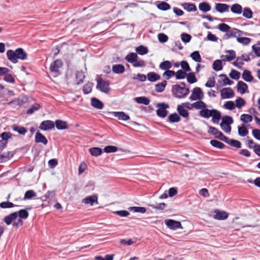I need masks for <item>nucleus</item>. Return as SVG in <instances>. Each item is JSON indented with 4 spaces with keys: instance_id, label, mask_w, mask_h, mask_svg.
<instances>
[{
    "instance_id": "20e7f679",
    "label": "nucleus",
    "mask_w": 260,
    "mask_h": 260,
    "mask_svg": "<svg viewBox=\"0 0 260 260\" xmlns=\"http://www.w3.org/2000/svg\"><path fill=\"white\" fill-rule=\"evenodd\" d=\"M165 225L170 230L175 231L177 229H183L181 223L179 221L173 219H166L164 221Z\"/></svg>"
},
{
    "instance_id": "b1692460",
    "label": "nucleus",
    "mask_w": 260,
    "mask_h": 260,
    "mask_svg": "<svg viewBox=\"0 0 260 260\" xmlns=\"http://www.w3.org/2000/svg\"><path fill=\"white\" fill-rule=\"evenodd\" d=\"M11 128L13 131L23 136L25 135L27 132L26 127L18 124H14L11 126Z\"/></svg>"
},
{
    "instance_id": "6e6d98bb",
    "label": "nucleus",
    "mask_w": 260,
    "mask_h": 260,
    "mask_svg": "<svg viewBox=\"0 0 260 260\" xmlns=\"http://www.w3.org/2000/svg\"><path fill=\"white\" fill-rule=\"evenodd\" d=\"M20 206L15 205L9 201H4L0 203V208L2 209H9L14 207H20Z\"/></svg>"
},
{
    "instance_id": "9d476101",
    "label": "nucleus",
    "mask_w": 260,
    "mask_h": 260,
    "mask_svg": "<svg viewBox=\"0 0 260 260\" xmlns=\"http://www.w3.org/2000/svg\"><path fill=\"white\" fill-rule=\"evenodd\" d=\"M109 113L120 120L127 121L130 119L129 115L123 111H112L109 112Z\"/></svg>"
},
{
    "instance_id": "c85d7f7f",
    "label": "nucleus",
    "mask_w": 260,
    "mask_h": 260,
    "mask_svg": "<svg viewBox=\"0 0 260 260\" xmlns=\"http://www.w3.org/2000/svg\"><path fill=\"white\" fill-rule=\"evenodd\" d=\"M199 9L204 14L206 13L211 10V6L207 2H202L199 4Z\"/></svg>"
},
{
    "instance_id": "a18cd8bd",
    "label": "nucleus",
    "mask_w": 260,
    "mask_h": 260,
    "mask_svg": "<svg viewBox=\"0 0 260 260\" xmlns=\"http://www.w3.org/2000/svg\"><path fill=\"white\" fill-rule=\"evenodd\" d=\"M172 67L171 62L169 60H164L160 62L159 68L165 71L170 70Z\"/></svg>"
},
{
    "instance_id": "680f3d73",
    "label": "nucleus",
    "mask_w": 260,
    "mask_h": 260,
    "mask_svg": "<svg viewBox=\"0 0 260 260\" xmlns=\"http://www.w3.org/2000/svg\"><path fill=\"white\" fill-rule=\"evenodd\" d=\"M251 39L248 37H237V41L243 45H248L251 42Z\"/></svg>"
},
{
    "instance_id": "393cba45",
    "label": "nucleus",
    "mask_w": 260,
    "mask_h": 260,
    "mask_svg": "<svg viewBox=\"0 0 260 260\" xmlns=\"http://www.w3.org/2000/svg\"><path fill=\"white\" fill-rule=\"evenodd\" d=\"M112 71L114 74H122L125 72V68L122 64H115L112 66Z\"/></svg>"
},
{
    "instance_id": "4be33fe9",
    "label": "nucleus",
    "mask_w": 260,
    "mask_h": 260,
    "mask_svg": "<svg viewBox=\"0 0 260 260\" xmlns=\"http://www.w3.org/2000/svg\"><path fill=\"white\" fill-rule=\"evenodd\" d=\"M215 110V109H208L206 107L204 109L200 110L199 115L202 117L208 119L212 115Z\"/></svg>"
},
{
    "instance_id": "a19ab883",
    "label": "nucleus",
    "mask_w": 260,
    "mask_h": 260,
    "mask_svg": "<svg viewBox=\"0 0 260 260\" xmlns=\"http://www.w3.org/2000/svg\"><path fill=\"white\" fill-rule=\"evenodd\" d=\"M93 86V83L88 81L86 83H85L82 88L83 92L85 95L88 94L92 91V87Z\"/></svg>"
},
{
    "instance_id": "09e8293b",
    "label": "nucleus",
    "mask_w": 260,
    "mask_h": 260,
    "mask_svg": "<svg viewBox=\"0 0 260 260\" xmlns=\"http://www.w3.org/2000/svg\"><path fill=\"white\" fill-rule=\"evenodd\" d=\"M210 144L212 147L220 149H224L226 146L223 143L214 139L211 140Z\"/></svg>"
},
{
    "instance_id": "c03bdc74",
    "label": "nucleus",
    "mask_w": 260,
    "mask_h": 260,
    "mask_svg": "<svg viewBox=\"0 0 260 260\" xmlns=\"http://www.w3.org/2000/svg\"><path fill=\"white\" fill-rule=\"evenodd\" d=\"M6 55L7 58L13 63H16V58H15V50L9 49L7 51Z\"/></svg>"
},
{
    "instance_id": "a211bd4d",
    "label": "nucleus",
    "mask_w": 260,
    "mask_h": 260,
    "mask_svg": "<svg viewBox=\"0 0 260 260\" xmlns=\"http://www.w3.org/2000/svg\"><path fill=\"white\" fill-rule=\"evenodd\" d=\"M225 52L228 53V54L220 56L221 58L224 57V59H223L224 61L230 62L236 58V53L235 50H226Z\"/></svg>"
},
{
    "instance_id": "2eb2a0df",
    "label": "nucleus",
    "mask_w": 260,
    "mask_h": 260,
    "mask_svg": "<svg viewBox=\"0 0 260 260\" xmlns=\"http://www.w3.org/2000/svg\"><path fill=\"white\" fill-rule=\"evenodd\" d=\"M63 64V62L60 59H55L53 61L50 66V71L51 73H58L59 69Z\"/></svg>"
},
{
    "instance_id": "473e14b6",
    "label": "nucleus",
    "mask_w": 260,
    "mask_h": 260,
    "mask_svg": "<svg viewBox=\"0 0 260 260\" xmlns=\"http://www.w3.org/2000/svg\"><path fill=\"white\" fill-rule=\"evenodd\" d=\"M14 155V152L7 151L0 154V163L5 162L10 159Z\"/></svg>"
},
{
    "instance_id": "69168bd1",
    "label": "nucleus",
    "mask_w": 260,
    "mask_h": 260,
    "mask_svg": "<svg viewBox=\"0 0 260 260\" xmlns=\"http://www.w3.org/2000/svg\"><path fill=\"white\" fill-rule=\"evenodd\" d=\"M223 108L229 110H233L236 108L235 104L232 101H228L224 103Z\"/></svg>"
},
{
    "instance_id": "dca6fc26",
    "label": "nucleus",
    "mask_w": 260,
    "mask_h": 260,
    "mask_svg": "<svg viewBox=\"0 0 260 260\" xmlns=\"http://www.w3.org/2000/svg\"><path fill=\"white\" fill-rule=\"evenodd\" d=\"M230 6L225 4L217 3L215 4L214 9L217 12L223 13L229 11Z\"/></svg>"
},
{
    "instance_id": "f257e3e1",
    "label": "nucleus",
    "mask_w": 260,
    "mask_h": 260,
    "mask_svg": "<svg viewBox=\"0 0 260 260\" xmlns=\"http://www.w3.org/2000/svg\"><path fill=\"white\" fill-rule=\"evenodd\" d=\"M172 92L173 96L178 99L185 98L189 93V87H182L180 85L176 84L172 85Z\"/></svg>"
},
{
    "instance_id": "1a4fd4ad",
    "label": "nucleus",
    "mask_w": 260,
    "mask_h": 260,
    "mask_svg": "<svg viewBox=\"0 0 260 260\" xmlns=\"http://www.w3.org/2000/svg\"><path fill=\"white\" fill-rule=\"evenodd\" d=\"M214 213L215 214L213 215V217L214 219L218 220H224L229 217V213L225 211L215 209L214 210Z\"/></svg>"
},
{
    "instance_id": "6e6552de",
    "label": "nucleus",
    "mask_w": 260,
    "mask_h": 260,
    "mask_svg": "<svg viewBox=\"0 0 260 260\" xmlns=\"http://www.w3.org/2000/svg\"><path fill=\"white\" fill-rule=\"evenodd\" d=\"M82 203L86 205H90L93 206L94 204H98V195L94 193L92 195L87 196L82 200Z\"/></svg>"
},
{
    "instance_id": "3c124183",
    "label": "nucleus",
    "mask_w": 260,
    "mask_h": 260,
    "mask_svg": "<svg viewBox=\"0 0 260 260\" xmlns=\"http://www.w3.org/2000/svg\"><path fill=\"white\" fill-rule=\"evenodd\" d=\"M37 196L36 192L32 189L27 190L25 191L23 197L24 200H31Z\"/></svg>"
},
{
    "instance_id": "423d86ee",
    "label": "nucleus",
    "mask_w": 260,
    "mask_h": 260,
    "mask_svg": "<svg viewBox=\"0 0 260 260\" xmlns=\"http://www.w3.org/2000/svg\"><path fill=\"white\" fill-rule=\"evenodd\" d=\"M235 92L231 87L223 88L220 90V97L221 99H229L233 98Z\"/></svg>"
},
{
    "instance_id": "f03ea898",
    "label": "nucleus",
    "mask_w": 260,
    "mask_h": 260,
    "mask_svg": "<svg viewBox=\"0 0 260 260\" xmlns=\"http://www.w3.org/2000/svg\"><path fill=\"white\" fill-rule=\"evenodd\" d=\"M156 107L157 108L156 110V115L161 118L166 117L169 113L168 109L170 108L169 104L165 102H160L156 104Z\"/></svg>"
},
{
    "instance_id": "79ce46f5",
    "label": "nucleus",
    "mask_w": 260,
    "mask_h": 260,
    "mask_svg": "<svg viewBox=\"0 0 260 260\" xmlns=\"http://www.w3.org/2000/svg\"><path fill=\"white\" fill-rule=\"evenodd\" d=\"M15 213H16L17 218L19 217L23 219H26L29 216V213L26 209H22L17 211H15Z\"/></svg>"
},
{
    "instance_id": "052dcab7",
    "label": "nucleus",
    "mask_w": 260,
    "mask_h": 260,
    "mask_svg": "<svg viewBox=\"0 0 260 260\" xmlns=\"http://www.w3.org/2000/svg\"><path fill=\"white\" fill-rule=\"evenodd\" d=\"M241 73L240 72L236 70L235 69H232L229 74L230 77L235 80H238L240 78Z\"/></svg>"
},
{
    "instance_id": "aec40b11",
    "label": "nucleus",
    "mask_w": 260,
    "mask_h": 260,
    "mask_svg": "<svg viewBox=\"0 0 260 260\" xmlns=\"http://www.w3.org/2000/svg\"><path fill=\"white\" fill-rule=\"evenodd\" d=\"M90 104L93 108L98 110H102L104 107V103L95 97L91 98Z\"/></svg>"
},
{
    "instance_id": "58836bf2",
    "label": "nucleus",
    "mask_w": 260,
    "mask_h": 260,
    "mask_svg": "<svg viewBox=\"0 0 260 260\" xmlns=\"http://www.w3.org/2000/svg\"><path fill=\"white\" fill-rule=\"evenodd\" d=\"M128 210L131 212H133L134 213H140L142 214L145 213L147 209L145 207H140V206H132L128 208Z\"/></svg>"
},
{
    "instance_id": "f3484780",
    "label": "nucleus",
    "mask_w": 260,
    "mask_h": 260,
    "mask_svg": "<svg viewBox=\"0 0 260 260\" xmlns=\"http://www.w3.org/2000/svg\"><path fill=\"white\" fill-rule=\"evenodd\" d=\"M35 141L36 143H42L44 145H47L48 143V141L46 137L39 131L37 132L36 133Z\"/></svg>"
},
{
    "instance_id": "cd10ccee",
    "label": "nucleus",
    "mask_w": 260,
    "mask_h": 260,
    "mask_svg": "<svg viewBox=\"0 0 260 260\" xmlns=\"http://www.w3.org/2000/svg\"><path fill=\"white\" fill-rule=\"evenodd\" d=\"M88 151L92 156L98 157L101 155L104 151L103 149L99 147H92L89 149Z\"/></svg>"
},
{
    "instance_id": "5fc2aeb1",
    "label": "nucleus",
    "mask_w": 260,
    "mask_h": 260,
    "mask_svg": "<svg viewBox=\"0 0 260 260\" xmlns=\"http://www.w3.org/2000/svg\"><path fill=\"white\" fill-rule=\"evenodd\" d=\"M192 59L198 63L202 61V57L199 51H194L190 55Z\"/></svg>"
},
{
    "instance_id": "774afa93",
    "label": "nucleus",
    "mask_w": 260,
    "mask_h": 260,
    "mask_svg": "<svg viewBox=\"0 0 260 260\" xmlns=\"http://www.w3.org/2000/svg\"><path fill=\"white\" fill-rule=\"evenodd\" d=\"M114 257V254H106L105 257L97 255L94 257V260H113Z\"/></svg>"
},
{
    "instance_id": "f704fd0d",
    "label": "nucleus",
    "mask_w": 260,
    "mask_h": 260,
    "mask_svg": "<svg viewBox=\"0 0 260 260\" xmlns=\"http://www.w3.org/2000/svg\"><path fill=\"white\" fill-rule=\"evenodd\" d=\"M147 78L149 81L151 82H156L161 78L160 76L154 72H149L147 75Z\"/></svg>"
},
{
    "instance_id": "7c9ffc66",
    "label": "nucleus",
    "mask_w": 260,
    "mask_h": 260,
    "mask_svg": "<svg viewBox=\"0 0 260 260\" xmlns=\"http://www.w3.org/2000/svg\"><path fill=\"white\" fill-rule=\"evenodd\" d=\"M230 8L233 13L237 15H240L243 12L242 6L238 3L233 4Z\"/></svg>"
},
{
    "instance_id": "13d9d810",
    "label": "nucleus",
    "mask_w": 260,
    "mask_h": 260,
    "mask_svg": "<svg viewBox=\"0 0 260 260\" xmlns=\"http://www.w3.org/2000/svg\"><path fill=\"white\" fill-rule=\"evenodd\" d=\"M187 73L185 71L178 70L177 72H175V77L177 80L184 79L187 76Z\"/></svg>"
},
{
    "instance_id": "bf43d9fd",
    "label": "nucleus",
    "mask_w": 260,
    "mask_h": 260,
    "mask_svg": "<svg viewBox=\"0 0 260 260\" xmlns=\"http://www.w3.org/2000/svg\"><path fill=\"white\" fill-rule=\"evenodd\" d=\"M18 54L19 55L20 60H24L27 58L28 54L23 48L19 47L17 48Z\"/></svg>"
},
{
    "instance_id": "e2e57ef3",
    "label": "nucleus",
    "mask_w": 260,
    "mask_h": 260,
    "mask_svg": "<svg viewBox=\"0 0 260 260\" xmlns=\"http://www.w3.org/2000/svg\"><path fill=\"white\" fill-rule=\"evenodd\" d=\"M194 108L197 110H202L207 107V104L201 100H199L194 103Z\"/></svg>"
},
{
    "instance_id": "e433bc0d",
    "label": "nucleus",
    "mask_w": 260,
    "mask_h": 260,
    "mask_svg": "<svg viewBox=\"0 0 260 260\" xmlns=\"http://www.w3.org/2000/svg\"><path fill=\"white\" fill-rule=\"evenodd\" d=\"M223 59H216L212 64L213 69L216 72L220 71L223 69L222 61Z\"/></svg>"
},
{
    "instance_id": "864d4df0",
    "label": "nucleus",
    "mask_w": 260,
    "mask_h": 260,
    "mask_svg": "<svg viewBox=\"0 0 260 260\" xmlns=\"http://www.w3.org/2000/svg\"><path fill=\"white\" fill-rule=\"evenodd\" d=\"M41 107L40 104L36 103L32 104L26 111V113L29 115L32 114L35 111L39 110Z\"/></svg>"
},
{
    "instance_id": "338daca9",
    "label": "nucleus",
    "mask_w": 260,
    "mask_h": 260,
    "mask_svg": "<svg viewBox=\"0 0 260 260\" xmlns=\"http://www.w3.org/2000/svg\"><path fill=\"white\" fill-rule=\"evenodd\" d=\"M216 28L218 29L220 31L223 32H226L228 30L231 29V27L228 24L221 23L219 24L216 27Z\"/></svg>"
},
{
    "instance_id": "a878e982",
    "label": "nucleus",
    "mask_w": 260,
    "mask_h": 260,
    "mask_svg": "<svg viewBox=\"0 0 260 260\" xmlns=\"http://www.w3.org/2000/svg\"><path fill=\"white\" fill-rule=\"evenodd\" d=\"M17 219L16 213L15 212H12L6 216L3 219V221L7 225L12 224L13 222Z\"/></svg>"
},
{
    "instance_id": "f8f14e48",
    "label": "nucleus",
    "mask_w": 260,
    "mask_h": 260,
    "mask_svg": "<svg viewBox=\"0 0 260 260\" xmlns=\"http://www.w3.org/2000/svg\"><path fill=\"white\" fill-rule=\"evenodd\" d=\"M54 122V127L59 131H63L69 128V124L67 121L57 119Z\"/></svg>"
},
{
    "instance_id": "4c0bfd02",
    "label": "nucleus",
    "mask_w": 260,
    "mask_h": 260,
    "mask_svg": "<svg viewBox=\"0 0 260 260\" xmlns=\"http://www.w3.org/2000/svg\"><path fill=\"white\" fill-rule=\"evenodd\" d=\"M211 117H212V122L213 123L217 124L220 120L221 119V113L219 110L216 109Z\"/></svg>"
},
{
    "instance_id": "603ef678",
    "label": "nucleus",
    "mask_w": 260,
    "mask_h": 260,
    "mask_svg": "<svg viewBox=\"0 0 260 260\" xmlns=\"http://www.w3.org/2000/svg\"><path fill=\"white\" fill-rule=\"evenodd\" d=\"M221 122L220 124L222 125L225 124H232L234 123V119L233 117L229 115H223L221 118Z\"/></svg>"
},
{
    "instance_id": "37998d69",
    "label": "nucleus",
    "mask_w": 260,
    "mask_h": 260,
    "mask_svg": "<svg viewBox=\"0 0 260 260\" xmlns=\"http://www.w3.org/2000/svg\"><path fill=\"white\" fill-rule=\"evenodd\" d=\"M238 134L241 137H245L249 133L248 129L243 124L242 125L238 126Z\"/></svg>"
},
{
    "instance_id": "39448f33",
    "label": "nucleus",
    "mask_w": 260,
    "mask_h": 260,
    "mask_svg": "<svg viewBox=\"0 0 260 260\" xmlns=\"http://www.w3.org/2000/svg\"><path fill=\"white\" fill-rule=\"evenodd\" d=\"M204 92L202 89L199 87L193 88L192 90V93L189 98V99L191 101L201 100L204 98Z\"/></svg>"
},
{
    "instance_id": "8fccbe9b",
    "label": "nucleus",
    "mask_w": 260,
    "mask_h": 260,
    "mask_svg": "<svg viewBox=\"0 0 260 260\" xmlns=\"http://www.w3.org/2000/svg\"><path fill=\"white\" fill-rule=\"evenodd\" d=\"M24 103V102L22 100L20 99L19 98H16L10 102H9L7 103V105L11 106L13 108H15L17 106H21Z\"/></svg>"
},
{
    "instance_id": "ea45409f",
    "label": "nucleus",
    "mask_w": 260,
    "mask_h": 260,
    "mask_svg": "<svg viewBox=\"0 0 260 260\" xmlns=\"http://www.w3.org/2000/svg\"><path fill=\"white\" fill-rule=\"evenodd\" d=\"M167 85V81L163 80L161 82L158 83L155 85V91L158 93L162 92Z\"/></svg>"
},
{
    "instance_id": "7ed1b4c3",
    "label": "nucleus",
    "mask_w": 260,
    "mask_h": 260,
    "mask_svg": "<svg viewBox=\"0 0 260 260\" xmlns=\"http://www.w3.org/2000/svg\"><path fill=\"white\" fill-rule=\"evenodd\" d=\"M97 84L96 88L101 92L104 93H109L110 88V81L109 80H104L102 78L99 77L96 79Z\"/></svg>"
},
{
    "instance_id": "0e129e2a",
    "label": "nucleus",
    "mask_w": 260,
    "mask_h": 260,
    "mask_svg": "<svg viewBox=\"0 0 260 260\" xmlns=\"http://www.w3.org/2000/svg\"><path fill=\"white\" fill-rule=\"evenodd\" d=\"M118 148L117 146L113 145H107L103 148V151L106 153H114L117 151Z\"/></svg>"
},
{
    "instance_id": "bb28decb",
    "label": "nucleus",
    "mask_w": 260,
    "mask_h": 260,
    "mask_svg": "<svg viewBox=\"0 0 260 260\" xmlns=\"http://www.w3.org/2000/svg\"><path fill=\"white\" fill-rule=\"evenodd\" d=\"M139 57L136 52H131L128 53L124 57L125 60L129 63L133 64Z\"/></svg>"
},
{
    "instance_id": "c756f323",
    "label": "nucleus",
    "mask_w": 260,
    "mask_h": 260,
    "mask_svg": "<svg viewBox=\"0 0 260 260\" xmlns=\"http://www.w3.org/2000/svg\"><path fill=\"white\" fill-rule=\"evenodd\" d=\"M219 77L222 79L223 83L220 86H219L218 84H217V88L222 86L232 85L234 83V81L230 79L227 75L225 74H221L219 75Z\"/></svg>"
},
{
    "instance_id": "c9c22d12",
    "label": "nucleus",
    "mask_w": 260,
    "mask_h": 260,
    "mask_svg": "<svg viewBox=\"0 0 260 260\" xmlns=\"http://www.w3.org/2000/svg\"><path fill=\"white\" fill-rule=\"evenodd\" d=\"M135 50L137 55L139 54L140 55H144L149 51L148 47L143 45H140L137 47Z\"/></svg>"
},
{
    "instance_id": "9b49d317",
    "label": "nucleus",
    "mask_w": 260,
    "mask_h": 260,
    "mask_svg": "<svg viewBox=\"0 0 260 260\" xmlns=\"http://www.w3.org/2000/svg\"><path fill=\"white\" fill-rule=\"evenodd\" d=\"M150 3L154 5L158 10L162 11L169 10L171 8V5L165 1H157L153 3L150 2Z\"/></svg>"
},
{
    "instance_id": "2f4dec72",
    "label": "nucleus",
    "mask_w": 260,
    "mask_h": 260,
    "mask_svg": "<svg viewBox=\"0 0 260 260\" xmlns=\"http://www.w3.org/2000/svg\"><path fill=\"white\" fill-rule=\"evenodd\" d=\"M75 78L77 80V82L75 83V84L79 85L84 82L85 76L83 71H77L75 73Z\"/></svg>"
},
{
    "instance_id": "412c9836",
    "label": "nucleus",
    "mask_w": 260,
    "mask_h": 260,
    "mask_svg": "<svg viewBox=\"0 0 260 260\" xmlns=\"http://www.w3.org/2000/svg\"><path fill=\"white\" fill-rule=\"evenodd\" d=\"M177 111L178 114L180 115V117H182L184 118L188 119L189 116V113L187 109H185V107L183 106L182 104L178 105L177 107Z\"/></svg>"
},
{
    "instance_id": "0eeeda50",
    "label": "nucleus",
    "mask_w": 260,
    "mask_h": 260,
    "mask_svg": "<svg viewBox=\"0 0 260 260\" xmlns=\"http://www.w3.org/2000/svg\"><path fill=\"white\" fill-rule=\"evenodd\" d=\"M39 128L43 131H49L54 128V122L50 120H46L42 121Z\"/></svg>"
},
{
    "instance_id": "6ab92c4d",
    "label": "nucleus",
    "mask_w": 260,
    "mask_h": 260,
    "mask_svg": "<svg viewBox=\"0 0 260 260\" xmlns=\"http://www.w3.org/2000/svg\"><path fill=\"white\" fill-rule=\"evenodd\" d=\"M181 6L188 12H196L198 10L197 7L194 3L184 2L182 3Z\"/></svg>"
},
{
    "instance_id": "72a5a7b5",
    "label": "nucleus",
    "mask_w": 260,
    "mask_h": 260,
    "mask_svg": "<svg viewBox=\"0 0 260 260\" xmlns=\"http://www.w3.org/2000/svg\"><path fill=\"white\" fill-rule=\"evenodd\" d=\"M135 102L139 104H143L144 105H149L150 100L148 97L145 96H141L136 97L134 99Z\"/></svg>"
},
{
    "instance_id": "49530a36",
    "label": "nucleus",
    "mask_w": 260,
    "mask_h": 260,
    "mask_svg": "<svg viewBox=\"0 0 260 260\" xmlns=\"http://www.w3.org/2000/svg\"><path fill=\"white\" fill-rule=\"evenodd\" d=\"M242 16L246 19H251L253 17V13L249 7H245L243 9Z\"/></svg>"
},
{
    "instance_id": "4d7b16f0",
    "label": "nucleus",
    "mask_w": 260,
    "mask_h": 260,
    "mask_svg": "<svg viewBox=\"0 0 260 260\" xmlns=\"http://www.w3.org/2000/svg\"><path fill=\"white\" fill-rule=\"evenodd\" d=\"M252 119L253 117L250 114H242L240 116V120L243 122V124L251 122Z\"/></svg>"
},
{
    "instance_id": "ddd939ff",
    "label": "nucleus",
    "mask_w": 260,
    "mask_h": 260,
    "mask_svg": "<svg viewBox=\"0 0 260 260\" xmlns=\"http://www.w3.org/2000/svg\"><path fill=\"white\" fill-rule=\"evenodd\" d=\"M242 79L247 82L256 83L257 81L254 79L253 76L251 74V72L248 69H244L242 74Z\"/></svg>"
},
{
    "instance_id": "de8ad7c7",
    "label": "nucleus",
    "mask_w": 260,
    "mask_h": 260,
    "mask_svg": "<svg viewBox=\"0 0 260 260\" xmlns=\"http://www.w3.org/2000/svg\"><path fill=\"white\" fill-rule=\"evenodd\" d=\"M187 81L188 83L191 84H193L198 81V79L196 76V73L191 72L187 73V76H186Z\"/></svg>"
},
{
    "instance_id": "4468645a",
    "label": "nucleus",
    "mask_w": 260,
    "mask_h": 260,
    "mask_svg": "<svg viewBox=\"0 0 260 260\" xmlns=\"http://www.w3.org/2000/svg\"><path fill=\"white\" fill-rule=\"evenodd\" d=\"M237 91L241 94L249 92L247 84L243 81H239L237 84Z\"/></svg>"
},
{
    "instance_id": "5701e85b",
    "label": "nucleus",
    "mask_w": 260,
    "mask_h": 260,
    "mask_svg": "<svg viewBox=\"0 0 260 260\" xmlns=\"http://www.w3.org/2000/svg\"><path fill=\"white\" fill-rule=\"evenodd\" d=\"M180 115L176 112L170 114L167 117V121L170 123H177L181 121Z\"/></svg>"
}]
</instances>
